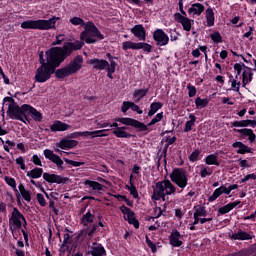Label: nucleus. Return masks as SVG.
I'll list each match as a JSON object with an SVG mask.
<instances>
[{
    "label": "nucleus",
    "instance_id": "1",
    "mask_svg": "<svg viewBox=\"0 0 256 256\" xmlns=\"http://www.w3.org/2000/svg\"><path fill=\"white\" fill-rule=\"evenodd\" d=\"M40 67L36 70L35 73V81L37 83H47L51 79L53 73H55V77L57 79H65V77H69L70 75H75V73H79L83 68V56H76L73 61L67 64L63 68H59L55 71L57 67H59V63H57L52 57L51 54L45 53V57L43 56V52L40 53Z\"/></svg>",
    "mask_w": 256,
    "mask_h": 256
},
{
    "label": "nucleus",
    "instance_id": "2",
    "mask_svg": "<svg viewBox=\"0 0 256 256\" xmlns=\"http://www.w3.org/2000/svg\"><path fill=\"white\" fill-rule=\"evenodd\" d=\"M3 105L8 107L7 115L10 119H16L22 123H27L29 117L31 116L32 119L38 123L43 121V115L41 112L37 111V109L29 104H23L19 107L13 97H5L3 99Z\"/></svg>",
    "mask_w": 256,
    "mask_h": 256
},
{
    "label": "nucleus",
    "instance_id": "3",
    "mask_svg": "<svg viewBox=\"0 0 256 256\" xmlns=\"http://www.w3.org/2000/svg\"><path fill=\"white\" fill-rule=\"evenodd\" d=\"M234 71H236V76L235 78L230 76L229 81L231 83L232 91L239 93V89H241V81L244 87L245 85H249V83H251V79H253V72L251 71V68L247 67L243 63L234 64Z\"/></svg>",
    "mask_w": 256,
    "mask_h": 256
},
{
    "label": "nucleus",
    "instance_id": "4",
    "mask_svg": "<svg viewBox=\"0 0 256 256\" xmlns=\"http://www.w3.org/2000/svg\"><path fill=\"white\" fill-rule=\"evenodd\" d=\"M83 47V42L76 40L74 42L66 43L63 48L54 47L46 51L50 57L55 60L58 65H61L65 61V58L69 57L73 51H79Z\"/></svg>",
    "mask_w": 256,
    "mask_h": 256
},
{
    "label": "nucleus",
    "instance_id": "5",
    "mask_svg": "<svg viewBox=\"0 0 256 256\" xmlns=\"http://www.w3.org/2000/svg\"><path fill=\"white\" fill-rule=\"evenodd\" d=\"M59 17L53 16L48 20L39 19V20H26L21 23L22 29H33L38 31H51V29H57L55 25H57V21H59Z\"/></svg>",
    "mask_w": 256,
    "mask_h": 256
},
{
    "label": "nucleus",
    "instance_id": "6",
    "mask_svg": "<svg viewBox=\"0 0 256 256\" xmlns=\"http://www.w3.org/2000/svg\"><path fill=\"white\" fill-rule=\"evenodd\" d=\"M115 121L122 125L134 127L137 131L149 133V127H153L156 123H161V121H163V112L157 113L148 125H145V123L139 122V120L133 118H115Z\"/></svg>",
    "mask_w": 256,
    "mask_h": 256
},
{
    "label": "nucleus",
    "instance_id": "7",
    "mask_svg": "<svg viewBox=\"0 0 256 256\" xmlns=\"http://www.w3.org/2000/svg\"><path fill=\"white\" fill-rule=\"evenodd\" d=\"M177 193V188L171 181L164 180L156 183L153 191L152 201H167V197L175 195Z\"/></svg>",
    "mask_w": 256,
    "mask_h": 256
},
{
    "label": "nucleus",
    "instance_id": "8",
    "mask_svg": "<svg viewBox=\"0 0 256 256\" xmlns=\"http://www.w3.org/2000/svg\"><path fill=\"white\" fill-rule=\"evenodd\" d=\"M81 41L86 42L88 45L97 43V41H103L105 36L101 34L98 28L95 27L93 22H87L84 27V31L80 33Z\"/></svg>",
    "mask_w": 256,
    "mask_h": 256
},
{
    "label": "nucleus",
    "instance_id": "9",
    "mask_svg": "<svg viewBox=\"0 0 256 256\" xmlns=\"http://www.w3.org/2000/svg\"><path fill=\"white\" fill-rule=\"evenodd\" d=\"M21 227H27V220L25 216L19 212V209L13 208L9 217V228L12 233H15V231L21 229Z\"/></svg>",
    "mask_w": 256,
    "mask_h": 256
},
{
    "label": "nucleus",
    "instance_id": "10",
    "mask_svg": "<svg viewBox=\"0 0 256 256\" xmlns=\"http://www.w3.org/2000/svg\"><path fill=\"white\" fill-rule=\"evenodd\" d=\"M170 179L172 183H175L180 189H185L189 179L187 178V172L181 168L174 169L170 173Z\"/></svg>",
    "mask_w": 256,
    "mask_h": 256
},
{
    "label": "nucleus",
    "instance_id": "11",
    "mask_svg": "<svg viewBox=\"0 0 256 256\" xmlns=\"http://www.w3.org/2000/svg\"><path fill=\"white\" fill-rule=\"evenodd\" d=\"M238 187L239 185L237 184H222L220 187L214 190L211 196H209L208 201L213 203V201H217L221 195H231V191H235V189H238Z\"/></svg>",
    "mask_w": 256,
    "mask_h": 256
},
{
    "label": "nucleus",
    "instance_id": "12",
    "mask_svg": "<svg viewBox=\"0 0 256 256\" xmlns=\"http://www.w3.org/2000/svg\"><path fill=\"white\" fill-rule=\"evenodd\" d=\"M44 157L46 159H49V161H52V163H55L58 171H64L65 170V167L63 166L64 165L63 160L61 159L60 156L53 153V151H51L49 149H45L44 150Z\"/></svg>",
    "mask_w": 256,
    "mask_h": 256
},
{
    "label": "nucleus",
    "instance_id": "13",
    "mask_svg": "<svg viewBox=\"0 0 256 256\" xmlns=\"http://www.w3.org/2000/svg\"><path fill=\"white\" fill-rule=\"evenodd\" d=\"M120 211L123 213L125 221H128L130 225H133L135 229H139V221L135 218V213L126 206H121Z\"/></svg>",
    "mask_w": 256,
    "mask_h": 256
},
{
    "label": "nucleus",
    "instance_id": "14",
    "mask_svg": "<svg viewBox=\"0 0 256 256\" xmlns=\"http://www.w3.org/2000/svg\"><path fill=\"white\" fill-rule=\"evenodd\" d=\"M153 39L159 47H165L169 44V35L163 29H157L153 33Z\"/></svg>",
    "mask_w": 256,
    "mask_h": 256
},
{
    "label": "nucleus",
    "instance_id": "15",
    "mask_svg": "<svg viewBox=\"0 0 256 256\" xmlns=\"http://www.w3.org/2000/svg\"><path fill=\"white\" fill-rule=\"evenodd\" d=\"M69 129H71V126L69 124L62 122L60 120H56L50 125V129L46 128L44 131L46 132L51 131L52 133H57V132L69 131Z\"/></svg>",
    "mask_w": 256,
    "mask_h": 256
},
{
    "label": "nucleus",
    "instance_id": "16",
    "mask_svg": "<svg viewBox=\"0 0 256 256\" xmlns=\"http://www.w3.org/2000/svg\"><path fill=\"white\" fill-rule=\"evenodd\" d=\"M174 20L177 23H181L184 31H191V27L193 26V20L189 19L187 16H183L181 15V13H175Z\"/></svg>",
    "mask_w": 256,
    "mask_h": 256
},
{
    "label": "nucleus",
    "instance_id": "17",
    "mask_svg": "<svg viewBox=\"0 0 256 256\" xmlns=\"http://www.w3.org/2000/svg\"><path fill=\"white\" fill-rule=\"evenodd\" d=\"M129 109L134 111V113H138V115H143V110L141 107H139V105L131 101H124L121 106L122 113H127Z\"/></svg>",
    "mask_w": 256,
    "mask_h": 256
},
{
    "label": "nucleus",
    "instance_id": "18",
    "mask_svg": "<svg viewBox=\"0 0 256 256\" xmlns=\"http://www.w3.org/2000/svg\"><path fill=\"white\" fill-rule=\"evenodd\" d=\"M43 179L44 181H47V183H57L58 185H61V183H66L67 181L65 177L51 173H44Z\"/></svg>",
    "mask_w": 256,
    "mask_h": 256
},
{
    "label": "nucleus",
    "instance_id": "19",
    "mask_svg": "<svg viewBox=\"0 0 256 256\" xmlns=\"http://www.w3.org/2000/svg\"><path fill=\"white\" fill-rule=\"evenodd\" d=\"M130 31L139 41H145V39H147L145 27H143L141 24L135 25L130 29Z\"/></svg>",
    "mask_w": 256,
    "mask_h": 256
},
{
    "label": "nucleus",
    "instance_id": "20",
    "mask_svg": "<svg viewBox=\"0 0 256 256\" xmlns=\"http://www.w3.org/2000/svg\"><path fill=\"white\" fill-rule=\"evenodd\" d=\"M230 237L231 239H235L237 241H249L255 236L243 230H238V232L232 233Z\"/></svg>",
    "mask_w": 256,
    "mask_h": 256
},
{
    "label": "nucleus",
    "instance_id": "21",
    "mask_svg": "<svg viewBox=\"0 0 256 256\" xmlns=\"http://www.w3.org/2000/svg\"><path fill=\"white\" fill-rule=\"evenodd\" d=\"M183 236H181V233L177 230H173L170 234V245L172 247H181L183 245Z\"/></svg>",
    "mask_w": 256,
    "mask_h": 256
},
{
    "label": "nucleus",
    "instance_id": "22",
    "mask_svg": "<svg viewBox=\"0 0 256 256\" xmlns=\"http://www.w3.org/2000/svg\"><path fill=\"white\" fill-rule=\"evenodd\" d=\"M203 11H205V6L203 4L194 3L188 9V14L191 17H199V15H201V13H203Z\"/></svg>",
    "mask_w": 256,
    "mask_h": 256
},
{
    "label": "nucleus",
    "instance_id": "23",
    "mask_svg": "<svg viewBox=\"0 0 256 256\" xmlns=\"http://www.w3.org/2000/svg\"><path fill=\"white\" fill-rule=\"evenodd\" d=\"M89 63L94 67V69H98V71H103L107 69L109 66V62H107L104 59L94 58V59H91Z\"/></svg>",
    "mask_w": 256,
    "mask_h": 256
},
{
    "label": "nucleus",
    "instance_id": "24",
    "mask_svg": "<svg viewBox=\"0 0 256 256\" xmlns=\"http://www.w3.org/2000/svg\"><path fill=\"white\" fill-rule=\"evenodd\" d=\"M79 142L77 140H69V139H63L60 142L56 143V147H59V149H73V147H77Z\"/></svg>",
    "mask_w": 256,
    "mask_h": 256
},
{
    "label": "nucleus",
    "instance_id": "25",
    "mask_svg": "<svg viewBox=\"0 0 256 256\" xmlns=\"http://www.w3.org/2000/svg\"><path fill=\"white\" fill-rule=\"evenodd\" d=\"M84 185H86L88 189H91L94 194L105 189V185L92 180H85Z\"/></svg>",
    "mask_w": 256,
    "mask_h": 256
},
{
    "label": "nucleus",
    "instance_id": "26",
    "mask_svg": "<svg viewBox=\"0 0 256 256\" xmlns=\"http://www.w3.org/2000/svg\"><path fill=\"white\" fill-rule=\"evenodd\" d=\"M232 147H234V149H238L236 151V153H238V155H245V153H253L251 148L249 146L245 145L243 142H234L232 144Z\"/></svg>",
    "mask_w": 256,
    "mask_h": 256
},
{
    "label": "nucleus",
    "instance_id": "27",
    "mask_svg": "<svg viewBox=\"0 0 256 256\" xmlns=\"http://www.w3.org/2000/svg\"><path fill=\"white\" fill-rule=\"evenodd\" d=\"M237 205H241V201L228 203L227 205L219 208L218 213H220V215H227V213H229L230 211H233V209H235Z\"/></svg>",
    "mask_w": 256,
    "mask_h": 256
},
{
    "label": "nucleus",
    "instance_id": "28",
    "mask_svg": "<svg viewBox=\"0 0 256 256\" xmlns=\"http://www.w3.org/2000/svg\"><path fill=\"white\" fill-rule=\"evenodd\" d=\"M204 163H206V165H215L216 167H219V165H221V162H219V156L216 153L206 156L204 159Z\"/></svg>",
    "mask_w": 256,
    "mask_h": 256
},
{
    "label": "nucleus",
    "instance_id": "29",
    "mask_svg": "<svg viewBox=\"0 0 256 256\" xmlns=\"http://www.w3.org/2000/svg\"><path fill=\"white\" fill-rule=\"evenodd\" d=\"M125 129H127L125 126L118 127L116 130L113 131V135H115V137H118L119 139H127V137H131V134L127 133Z\"/></svg>",
    "mask_w": 256,
    "mask_h": 256
},
{
    "label": "nucleus",
    "instance_id": "30",
    "mask_svg": "<svg viewBox=\"0 0 256 256\" xmlns=\"http://www.w3.org/2000/svg\"><path fill=\"white\" fill-rule=\"evenodd\" d=\"M189 119L190 120H188L185 123L184 133H189V131H191L193 127H195V122L197 121V117L193 114H189Z\"/></svg>",
    "mask_w": 256,
    "mask_h": 256
},
{
    "label": "nucleus",
    "instance_id": "31",
    "mask_svg": "<svg viewBox=\"0 0 256 256\" xmlns=\"http://www.w3.org/2000/svg\"><path fill=\"white\" fill-rule=\"evenodd\" d=\"M206 21L208 27H213V25H215V12H213L212 8L206 9Z\"/></svg>",
    "mask_w": 256,
    "mask_h": 256
},
{
    "label": "nucleus",
    "instance_id": "32",
    "mask_svg": "<svg viewBox=\"0 0 256 256\" xmlns=\"http://www.w3.org/2000/svg\"><path fill=\"white\" fill-rule=\"evenodd\" d=\"M159 109H163V103L161 102H153L150 104V110L148 111V117H153Z\"/></svg>",
    "mask_w": 256,
    "mask_h": 256
},
{
    "label": "nucleus",
    "instance_id": "33",
    "mask_svg": "<svg viewBox=\"0 0 256 256\" xmlns=\"http://www.w3.org/2000/svg\"><path fill=\"white\" fill-rule=\"evenodd\" d=\"M122 49L123 51H128V49L139 51V42H132V41L123 42Z\"/></svg>",
    "mask_w": 256,
    "mask_h": 256
},
{
    "label": "nucleus",
    "instance_id": "34",
    "mask_svg": "<svg viewBox=\"0 0 256 256\" xmlns=\"http://www.w3.org/2000/svg\"><path fill=\"white\" fill-rule=\"evenodd\" d=\"M199 175L202 179H205V177H211V175H213V167L201 166Z\"/></svg>",
    "mask_w": 256,
    "mask_h": 256
},
{
    "label": "nucleus",
    "instance_id": "35",
    "mask_svg": "<svg viewBox=\"0 0 256 256\" xmlns=\"http://www.w3.org/2000/svg\"><path fill=\"white\" fill-rule=\"evenodd\" d=\"M26 175L30 177V179H39L41 175H43V168H34L28 171Z\"/></svg>",
    "mask_w": 256,
    "mask_h": 256
},
{
    "label": "nucleus",
    "instance_id": "36",
    "mask_svg": "<svg viewBox=\"0 0 256 256\" xmlns=\"http://www.w3.org/2000/svg\"><path fill=\"white\" fill-rule=\"evenodd\" d=\"M94 219H95V216H93V214H91V212H87L82 217V224L84 225V227H89L91 225H95V224H93Z\"/></svg>",
    "mask_w": 256,
    "mask_h": 256
},
{
    "label": "nucleus",
    "instance_id": "37",
    "mask_svg": "<svg viewBox=\"0 0 256 256\" xmlns=\"http://www.w3.org/2000/svg\"><path fill=\"white\" fill-rule=\"evenodd\" d=\"M18 189H19L24 201H27V203H31V192H29L27 189H25V186H23V184H20L18 186Z\"/></svg>",
    "mask_w": 256,
    "mask_h": 256
},
{
    "label": "nucleus",
    "instance_id": "38",
    "mask_svg": "<svg viewBox=\"0 0 256 256\" xmlns=\"http://www.w3.org/2000/svg\"><path fill=\"white\" fill-rule=\"evenodd\" d=\"M196 109H205L209 105V99L197 97L195 100Z\"/></svg>",
    "mask_w": 256,
    "mask_h": 256
},
{
    "label": "nucleus",
    "instance_id": "39",
    "mask_svg": "<svg viewBox=\"0 0 256 256\" xmlns=\"http://www.w3.org/2000/svg\"><path fill=\"white\" fill-rule=\"evenodd\" d=\"M193 217H197L198 219H200L201 217H207V210L204 206H197L195 208Z\"/></svg>",
    "mask_w": 256,
    "mask_h": 256
},
{
    "label": "nucleus",
    "instance_id": "40",
    "mask_svg": "<svg viewBox=\"0 0 256 256\" xmlns=\"http://www.w3.org/2000/svg\"><path fill=\"white\" fill-rule=\"evenodd\" d=\"M92 255L93 256H103L105 255V248L101 244H96L92 247Z\"/></svg>",
    "mask_w": 256,
    "mask_h": 256
},
{
    "label": "nucleus",
    "instance_id": "41",
    "mask_svg": "<svg viewBox=\"0 0 256 256\" xmlns=\"http://www.w3.org/2000/svg\"><path fill=\"white\" fill-rule=\"evenodd\" d=\"M145 95H147V90L138 89L134 92L133 97H134V99H136L137 103H139L141 101V99H143V97H145Z\"/></svg>",
    "mask_w": 256,
    "mask_h": 256
},
{
    "label": "nucleus",
    "instance_id": "42",
    "mask_svg": "<svg viewBox=\"0 0 256 256\" xmlns=\"http://www.w3.org/2000/svg\"><path fill=\"white\" fill-rule=\"evenodd\" d=\"M126 189L129 191L130 195H132L134 199L139 198V192H137V187H135V184L130 183V185H126Z\"/></svg>",
    "mask_w": 256,
    "mask_h": 256
},
{
    "label": "nucleus",
    "instance_id": "43",
    "mask_svg": "<svg viewBox=\"0 0 256 256\" xmlns=\"http://www.w3.org/2000/svg\"><path fill=\"white\" fill-rule=\"evenodd\" d=\"M210 39H212L213 43L216 44L223 43V37L221 36V33H219V31H215L210 34Z\"/></svg>",
    "mask_w": 256,
    "mask_h": 256
},
{
    "label": "nucleus",
    "instance_id": "44",
    "mask_svg": "<svg viewBox=\"0 0 256 256\" xmlns=\"http://www.w3.org/2000/svg\"><path fill=\"white\" fill-rule=\"evenodd\" d=\"M70 23L71 25H74V26L80 25L81 27H85V25H87V23H85V21L80 17H72L70 19Z\"/></svg>",
    "mask_w": 256,
    "mask_h": 256
},
{
    "label": "nucleus",
    "instance_id": "45",
    "mask_svg": "<svg viewBox=\"0 0 256 256\" xmlns=\"http://www.w3.org/2000/svg\"><path fill=\"white\" fill-rule=\"evenodd\" d=\"M116 67H117V63L115 61H110V65L106 68L109 79H113V73H115Z\"/></svg>",
    "mask_w": 256,
    "mask_h": 256
},
{
    "label": "nucleus",
    "instance_id": "46",
    "mask_svg": "<svg viewBox=\"0 0 256 256\" xmlns=\"http://www.w3.org/2000/svg\"><path fill=\"white\" fill-rule=\"evenodd\" d=\"M251 125V120H242L232 122V127H249Z\"/></svg>",
    "mask_w": 256,
    "mask_h": 256
},
{
    "label": "nucleus",
    "instance_id": "47",
    "mask_svg": "<svg viewBox=\"0 0 256 256\" xmlns=\"http://www.w3.org/2000/svg\"><path fill=\"white\" fill-rule=\"evenodd\" d=\"M143 49L146 53H151L153 46L145 42H138V50Z\"/></svg>",
    "mask_w": 256,
    "mask_h": 256
},
{
    "label": "nucleus",
    "instance_id": "48",
    "mask_svg": "<svg viewBox=\"0 0 256 256\" xmlns=\"http://www.w3.org/2000/svg\"><path fill=\"white\" fill-rule=\"evenodd\" d=\"M4 181H6L7 185H9V187H12V189H17V182L15 181V178L5 176Z\"/></svg>",
    "mask_w": 256,
    "mask_h": 256
},
{
    "label": "nucleus",
    "instance_id": "49",
    "mask_svg": "<svg viewBox=\"0 0 256 256\" xmlns=\"http://www.w3.org/2000/svg\"><path fill=\"white\" fill-rule=\"evenodd\" d=\"M199 155H201V151L194 150L189 156V160L191 161V163H195L196 161H199Z\"/></svg>",
    "mask_w": 256,
    "mask_h": 256
},
{
    "label": "nucleus",
    "instance_id": "50",
    "mask_svg": "<svg viewBox=\"0 0 256 256\" xmlns=\"http://www.w3.org/2000/svg\"><path fill=\"white\" fill-rule=\"evenodd\" d=\"M64 161L67 165H72V167H81V165H85L84 162H77L67 158H64Z\"/></svg>",
    "mask_w": 256,
    "mask_h": 256
},
{
    "label": "nucleus",
    "instance_id": "51",
    "mask_svg": "<svg viewBox=\"0 0 256 256\" xmlns=\"http://www.w3.org/2000/svg\"><path fill=\"white\" fill-rule=\"evenodd\" d=\"M36 197H37V201L41 207H45V205H47V201L45 200V196H43V194L37 193Z\"/></svg>",
    "mask_w": 256,
    "mask_h": 256
},
{
    "label": "nucleus",
    "instance_id": "52",
    "mask_svg": "<svg viewBox=\"0 0 256 256\" xmlns=\"http://www.w3.org/2000/svg\"><path fill=\"white\" fill-rule=\"evenodd\" d=\"M105 130H96V131H90V135H93L92 138L95 137H107V134H104Z\"/></svg>",
    "mask_w": 256,
    "mask_h": 256
},
{
    "label": "nucleus",
    "instance_id": "53",
    "mask_svg": "<svg viewBox=\"0 0 256 256\" xmlns=\"http://www.w3.org/2000/svg\"><path fill=\"white\" fill-rule=\"evenodd\" d=\"M187 89L189 97H195V95H197V88H195V86L188 85Z\"/></svg>",
    "mask_w": 256,
    "mask_h": 256
},
{
    "label": "nucleus",
    "instance_id": "54",
    "mask_svg": "<svg viewBox=\"0 0 256 256\" xmlns=\"http://www.w3.org/2000/svg\"><path fill=\"white\" fill-rule=\"evenodd\" d=\"M16 163H17V165H19L20 166V169H22V171H25V169H26V167H25V159H23V157H18L17 159H16Z\"/></svg>",
    "mask_w": 256,
    "mask_h": 256
},
{
    "label": "nucleus",
    "instance_id": "55",
    "mask_svg": "<svg viewBox=\"0 0 256 256\" xmlns=\"http://www.w3.org/2000/svg\"><path fill=\"white\" fill-rule=\"evenodd\" d=\"M32 162L34 163V165H37L38 167H43L41 158L39 156H37L36 154L32 156Z\"/></svg>",
    "mask_w": 256,
    "mask_h": 256
},
{
    "label": "nucleus",
    "instance_id": "56",
    "mask_svg": "<svg viewBox=\"0 0 256 256\" xmlns=\"http://www.w3.org/2000/svg\"><path fill=\"white\" fill-rule=\"evenodd\" d=\"M236 133H240L241 135H244L245 137H248V135L251 133V129L243 128V129H235Z\"/></svg>",
    "mask_w": 256,
    "mask_h": 256
},
{
    "label": "nucleus",
    "instance_id": "57",
    "mask_svg": "<svg viewBox=\"0 0 256 256\" xmlns=\"http://www.w3.org/2000/svg\"><path fill=\"white\" fill-rule=\"evenodd\" d=\"M11 249H13L16 256H25V251L15 247V245H11Z\"/></svg>",
    "mask_w": 256,
    "mask_h": 256
},
{
    "label": "nucleus",
    "instance_id": "58",
    "mask_svg": "<svg viewBox=\"0 0 256 256\" xmlns=\"http://www.w3.org/2000/svg\"><path fill=\"white\" fill-rule=\"evenodd\" d=\"M63 41H65V35L60 34V35L56 36V41L53 42V45H61V43H63Z\"/></svg>",
    "mask_w": 256,
    "mask_h": 256
},
{
    "label": "nucleus",
    "instance_id": "59",
    "mask_svg": "<svg viewBox=\"0 0 256 256\" xmlns=\"http://www.w3.org/2000/svg\"><path fill=\"white\" fill-rule=\"evenodd\" d=\"M30 183L34 185L37 189H40V191L45 192V188H43V184L41 182H36L35 180H31Z\"/></svg>",
    "mask_w": 256,
    "mask_h": 256
},
{
    "label": "nucleus",
    "instance_id": "60",
    "mask_svg": "<svg viewBox=\"0 0 256 256\" xmlns=\"http://www.w3.org/2000/svg\"><path fill=\"white\" fill-rule=\"evenodd\" d=\"M249 179L255 180L256 179V174L253 173V174L246 175L244 178L241 179V183H246V181H249Z\"/></svg>",
    "mask_w": 256,
    "mask_h": 256
},
{
    "label": "nucleus",
    "instance_id": "61",
    "mask_svg": "<svg viewBox=\"0 0 256 256\" xmlns=\"http://www.w3.org/2000/svg\"><path fill=\"white\" fill-rule=\"evenodd\" d=\"M90 228L87 229V235L90 237H93V233H95V231H97V226L96 225H90Z\"/></svg>",
    "mask_w": 256,
    "mask_h": 256
},
{
    "label": "nucleus",
    "instance_id": "62",
    "mask_svg": "<svg viewBox=\"0 0 256 256\" xmlns=\"http://www.w3.org/2000/svg\"><path fill=\"white\" fill-rule=\"evenodd\" d=\"M239 165L240 167H242V169H249V167H251V165H249L247 160H240Z\"/></svg>",
    "mask_w": 256,
    "mask_h": 256
},
{
    "label": "nucleus",
    "instance_id": "63",
    "mask_svg": "<svg viewBox=\"0 0 256 256\" xmlns=\"http://www.w3.org/2000/svg\"><path fill=\"white\" fill-rule=\"evenodd\" d=\"M198 49L202 52V53H204V57H205V59H208V55H207V53H208V48H207V46H198Z\"/></svg>",
    "mask_w": 256,
    "mask_h": 256
},
{
    "label": "nucleus",
    "instance_id": "64",
    "mask_svg": "<svg viewBox=\"0 0 256 256\" xmlns=\"http://www.w3.org/2000/svg\"><path fill=\"white\" fill-rule=\"evenodd\" d=\"M248 139H249L250 143H254V141L256 139V135L253 132V130H251L250 133L248 134Z\"/></svg>",
    "mask_w": 256,
    "mask_h": 256
}]
</instances>
